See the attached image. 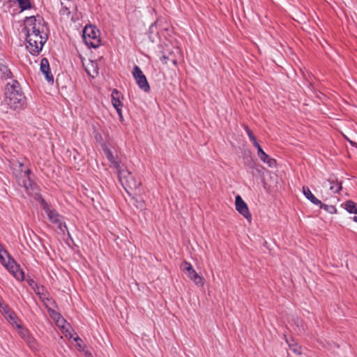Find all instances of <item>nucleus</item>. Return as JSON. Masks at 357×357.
<instances>
[{
	"mask_svg": "<svg viewBox=\"0 0 357 357\" xmlns=\"http://www.w3.org/2000/svg\"><path fill=\"white\" fill-rule=\"evenodd\" d=\"M121 94L117 89H113L112 92V103L114 107L122 106L121 101L120 100Z\"/></svg>",
	"mask_w": 357,
	"mask_h": 357,
	"instance_id": "aec40b11",
	"label": "nucleus"
},
{
	"mask_svg": "<svg viewBox=\"0 0 357 357\" xmlns=\"http://www.w3.org/2000/svg\"><path fill=\"white\" fill-rule=\"evenodd\" d=\"M118 176L119 181L129 195H131L133 192L142 191L140 189L142 181L133 177L129 171L119 170Z\"/></svg>",
	"mask_w": 357,
	"mask_h": 357,
	"instance_id": "7ed1b4c3",
	"label": "nucleus"
},
{
	"mask_svg": "<svg viewBox=\"0 0 357 357\" xmlns=\"http://www.w3.org/2000/svg\"><path fill=\"white\" fill-rule=\"evenodd\" d=\"M4 100L13 110L19 111L24 108L26 98L17 80H12L6 85Z\"/></svg>",
	"mask_w": 357,
	"mask_h": 357,
	"instance_id": "f03ea898",
	"label": "nucleus"
},
{
	"mask_svg": "<svg viewBox=\"0 0 357 357\" xmlns=\"http://www.w3.org/2000/svg\"><path fill=\"white\" fill-rule=\"evenodd\" d=\"M121 107L122 106H119L117 107H114L120 117V119L122 120L123 119V115H122V110H121Z\"/></svg>",
	"mask_w": 357,
	"mask_h": 357,
	"instance_id": "72a5a7b5",
	"label": "nucleus"
},
{
	"mask_svg": "<svg viewBox=\"0 0 357 357\" xmlns=\"http://www.w3.org/2000/svg\"><path fill=\"white\" fill-rule=\"evenodd\" d=\"M327 182L331 185L330 190L333 193H337L342 190V183L339 182L336 178L330 177L323 183V186H325Z\"/></svg>",
	"mask_w": 357,
	"mask_h": 357,
	"instance_id": "2eb2a0df",
	"label": "nucleus"
},
{
	"mask_svg": "<svg viewBox=\"0 0 357 357\" xmlns=\"http://www.w3.org/2000/svg\"><path fill=\"white\" fill-rule=\"evenodd\" d=\"M68 339L73 340L71 343L79 352L82 353L85 357H93L91 352L87 349L86 344L84 341L77 335L71 334L68 331Z\"/></svg>",
	"mask_w": 357,
	"mask_h": 357,
	"instance_id": "6e6552de",
	"label": "nucleus"
},
{
	"mask_svg": "<svg viewBox=\"0 0 357 357\" xmlns=\"http://www.w3.org/2000/svg\"><path fill=\"white\" fill-rule=\"evenodd\" d=\"M132 75L138 86L145 92L150 91V86L148 83L146 76L138 66L133 68Z\"/></svg>",
	"mask_w": 357,
	"mask_h": 357,
	"instance_id": "423d86ee",
	"label": "nucleus"
},
{
	"mask_svg": "<svg viewBox=\"0 0 357 357\" xmlns=\"http://www.w3.org/2000/svg\"><path fill=\"white\" fill-rule=\"evenodd\" d=\"M50 317L54 320L56 325H59L60 319L62 318L61 314L54 311L53 309L49 311Z\"/></svg>",
	"mask_w": 357,
	"mask_h": 357,
	"instance_id": "cd10ccee",
	"label": "nucleus"
},
{
	"mask_svg": "<svg viewBox=\"0 0 357 357\" xmlns=\"http://www.w3.org/2000/svg\"><path fill=\"white\" fill-rule=\"evenodd\" d=\"M83 40L89 47H99L101 43L100 31L93 25L86 26L83 29Z\"/></svg>",
	"mask_w": 357,
	"mask_h": 357,
	"instance_id": "20e7f679",
	"label": "nucleus"
},
{
	"mask_svg": "<svg viewBox=\"0 0 357 357\" xmlns=\"http://www.w3.org/2000/svg\"><path fill=\"white\" fill-rule=\"evenodd\" d=\"M24 24L27 43L26 47L31 54L38 55L47 40L44 20L39 16L29 17L26 19Z\"/></svg>",
	"mask_w": 357,
	"mask_h": 357,
	"instance_id": "f257e3e1",
	"label": "nucleus"
},
{
	"mask_svg": "<svg viewBox=\"0 0 357 357\" xmlns=\"http://www.w3.org/2000/svg\"><path fill=\"white\" fill-rule=\"evenodd\" d=\"M182 268L196 285L200 287L204 285V278L196 272L190 263L184 261L182 264Z\"/></svg>",
	"mask_w": 357,
	"mask_h": 357,
	"instance_id": "0eeeda50",
	"label": "nucleus"
},
{
	"mask_svg": "<svg viewBox=\"0 0 357 357\" xmlns=\"http://www.w3.org/2000/svg\"><path fill=\"white\" fill-rule=\"evenodd\" d=\"M344 208L349 213H355L356 215L353 217V220L357 222V207L356 203L351 200H348L344 203Z\"/></svg>",
	"mask_w": 357,
	"mask_h": 357,
	"instance_id": "a211bd4d",
	"label": "nucleus"
},
{
	"mask_svg": "<svg viewBox=\"0 0 357 357\" xmlns=\"http://www.w3.org/2000/svg\"><path fill=\"white\" fill-rule=\"evenodd\" d=\"M18 3L20 8L22 10H26L31 7V3L29 0H16Z\"/></svg>",
	"mask_w": 357,
	"mask_h": 357,
	"instance_id": "bb28decb",
	"label": "nucleus"
},
{
	"mask_svg": "<svg viewBox=\"0 0 357 357\" xmlns=\"http://www.w3.org/2000/svg\"><path fill=\"white\" fill-rule=\"evenodd\" d=\"M303 192L305 197L315 205L321 204V201L318 199L311 192L308 187H303Z\"/></svg>",
	"mask_w": 357,
	"mask_h": 357,
	"instance_id": "f3484780",
	"label": "nucleus"
},
{
	"mask_svg": "<svg viewBox=\"0 0 357 357\" xmlns=\"http://www.w3.org/2000/svg\"><path fill=\"white\" fill-rule=\"evenodd\" d=\"M65 323H66V319L63 318H61L60 321H59V325H57V326L61 328L63 334L65 336H66L67 335L66 333H67V329H65V326H64Z\"/></svg>",
	"mask_w": 357,
	"mask_h": 357,
	"instance_id": "2f4dec72",
	"label": "nucleus"
},
{
	"mask_svg": "<svg viewBox=\"0 0 357 357\" xmlns=\"http://www.w3.org/2000/svg\"><path fill=\"white\" fill-rule=\"evenodd\" d=\"M0 308H3L4 310L8 309V305L5 304L3 300L0 298Z\"/></svg>",
	"mask_w": 357,
	"mask_h": 357,
	"instance_id": "f704fd0d",
	"label": "nucleus"
},
{
	"mask_svg": "<svg viewBox=\"0 0 357 357\" xmlns=\"http://www.w3.org/2000/svg\"><path fill=\"white\" fill-rule=\"evenodd\" d=\"M143 193L142 191L139 192H133L131 195H130L132 199L135 201V205L137 208H143L144 207V202L140 195Z\"/></svg>",
	"mask_w": 357,
	"mask_h": 357,
	"instance_id": "6ab92c4d",
	"label": "nucleus"
},
{
	"mask_svg": "<svg viewBox=\"0 0 357 357\" xmlns=\"http://www.w3.org/2000/svg\"><path fill=\"white\" fill-rule=\"evenodd\" d=\"M245 163L246 165H248L250 168H254L255 165V163L253 160V159L252 158V157L249 156V157H246L245 158Z\"/></svg>",
	"mask_w": 357,
	"mask_h": 357,
	"instance_id": "473e14b6",
	"label": "nucleus"
},
{
	"mask_svg": "<svg viewBox=\"0 0 357 357\" xmlns=\"http://www.w3.org/2000/svg\"><path fill=\"white\" fill-rule=\"evenodd\" d=\"M286 341L293 353L296 355H301L302 354L301 347L293 339H287Z\"/></svg>",
	"mask_w": 357,
	"mask_h": 357,
	"instance_id": "412c9836",
	"label": "nucleus"
},
{
	"mask_svg": "<svg viewBox=\"0 0 357 357\" xmlns=\"http://www.w3.org/2000/svg\"><path fill=\"white\" fill-rule=\"evenodd\" d=\"M103 151L107 159L112 164L114 167H115L118 173L119 170L122 169L120 165V162L116 160L112 151L109 149L105 148Z\"/></svg>",
	"mask_w": 357,
	"mask_h": 357,
	"instance_id": "dca6fc26",
	"label": "nucleus"
},
{
	"mask_svg": "<svg viewBox=\"0 0 357 357\" xmlns=\"http://www.w3.org/2000/svg\"><path fill=\"white\" fill-rule=\"evenodd\" d=\"M153 26H154V24H152L151 26H150V30L152 31V29L153 28Z\"/></svg>",
	"mask_w": 357,
	"mask_h": 357,
	"instance_id": "4c0bfd02",
	"label": "nucleus"
},
{
	"mask_svg": "<svg viewBox=\"0 0 357 357\" xmlns=\"http://www.w3.org/2000/svg\"><path fill=\"white\" fill-rule=\"evenodd\" d=\"M317 206H319L320 208L324 209V211H327L328 213H329L331 214H333L337 212L335 207L333 205H327V204H323L321 202V204H318Z\"/></svg>",
	"mask_w": 357,
	"mask_h": 357,
	"instance_id": "b1692460",
	"label": "nucleus"
},
{
	"mask_svg": "<svg viewBox=\"0 0 357 357\" xmlns=\"http://www.w3.org/2000/svg\"><path fill=\"white\" fill-rule=\"evenodd\" d=\"M66 10H67V7L63 6L61 10H60V14L64 15L66 14Z\"/></svg>",
	"mask_w": 357,
	"mask_h": 357,
	"instance_id": "c9c22d12",
	"label": "nucleus"
},
{
	"mask_svg": "<svg viewBox=\"0 0 357 357\" xmlns=\"http://www.w3.org/2000/svg\"><path fill=\"white\" fill-rule=\"evenodd\" d=\"M255 147L257 149V155L264 163H266L268 167H273L276 165V160L273 158H271L268 154H266L259 143L254 145Z\"/></svg>",
	"mask_w": 357,
	"mask_h": 357,
	"instance_id": "9b49d317",
	"label": "nucleus"
},
{
	"mask_svg": "<svg viewBox=\"0 0 357 357\" xmlns=\"http://www.w3.org/2000/svg\"><path fill=\"white\" fill-rule=\"evenodd\" d=\"M41 301L49 311L52 310L55 305V302L52 300L50 295L49 296L46 297V299H43Z\"/></svg>",
	"mask_w": 357,
	"mask_h": 357,
	"instance_id": "5701e85b",
	"label": "nucleus"
},
{
	"mask_svg": "<svg viewBox=\"0 0 357 357\" xmlns=\"http://www.w3.org/2000/svg\"><path fill=\"white\" fill-rule=\"evenodd\" d=\"M40 70L45 75V79L50 83H53L54 77L50 71V64L47 59L43 58L40 60Z\"/></svg>",
	"mask_w": 357,
	"mask_h": 357,
	"instance_id": "f8f14e48",
	"label": "nucleus"
},
{
	"mask_svg": "<svg viewBox=\"0 0 357 357\" xmlns=\"http://www.w3.org/2000/svg\"><path fill=\"white\" fill-rule=\"evenodd\" d=\"M167 58L165 56H163L162 58H161V61H165L166 60Z\"/></svg>",
	"mask_w": 357,
	"mask_h": 357,
	"instance_id": "e433bc0d",
	"label": "nucleus"
},
{
	"mask_svg": "<svg viewBox=\"0 0 357 357\" xmlns=\"http://www.w3.org/2000/svg\"><path fill=\"white\" fill-rule=\"evenodd\" d=\"M82 64L86 72L89 76L95 77L98 74V65L96 61L89 60L88 62L85 63L82 61Z\"/></svg>",
	"mask_w": 357,
	"mask_h": 357,
	"instance_id": "ddd939ff",
	"label": "nucleus"
},
{
	"mask_svg": "<svg viewBox=\"0 0 357 357\" xmlns=\"http://www.w3.org/2000/svg\"><path fill=\"white\" fill-rule=\"evenodd\" d=\"M21 336L24 340L26 341V342L29 344L30 347H33L35 341L33 338L29 336L27 331H22Z\"/></svg>",
	"mask_w": 357,
	"mask_h": 357,
	"instance_id": "a878e982",
	"label": "nucleus"
},
{
	"mask_svg": "<svg viewBox=\"0 0 357 357\" xmlns=\"http://www.w3.org/2000/svg\"><path fill=\"white\" fill-rule=\"evenodd\" d=\"M30 173V170L29 169H21L20 176L24 178L22 181V183L20 182V184L24 186L26 188H28L29 185H31L30 180L29 178V174Z\"/></svg>",
	"mask_w": 357,
	"mask_h": 357,
	"instance_id": "4be33fe9",
	"label": "nucleus"
},
{
	"mask_svg": "<svg viewBox=\"0 0 357 357\" xmlns=\"http://www.w3.org/2000/svg\"><path fill=\"white\" fill-rule=\"evenodd\" d=\"M0 310L3 312L6 317L9 319L10 320L13 321L15 319V314L14 313L9 309L8 307V309L4 310L3 308H0Z\"/></svg>",
	"mask_w": 357,
	"mask_h": 357,
	"instance_id": "c85d7f7f",
	"label": "nucleus"
},
{
	"mask_svg": "<svg viewBox=\"0 0 357 357\" xmlns=\"http://www.w3.org/2000/svg\"><path fill=\"white\" fill-rule=\"evenodd\" d=\"M294 324H296V326L298 327L299 333H302L305 331L302 319L297 317L296 319H295L294 320Z\"/></svg>",
	"mask_w": 357,
	"mask_h": 357,
	"instance_id": "c756f323",
	"label": "nucleus"
},
{
	"mask_svg": "<svg viewBox=\"0 0 357 357\" xmlns=\"http://www.w3.org/2000/svg\"><path fill=\"white\" fill-rule=\"evenodd\" d=\"M235 207L236 211L242 215L248 222L252 221V215L250 213L247 204L243 201L240 195L235 197Z\"/></svg>",
	"mask_w": 357,
	"mask_h": 357,
	"instance_id": "1a4fd4ad",
	"label": "nucleus"
},
{
	"mask_svg": "<svg viewBox=\"0 0 357 357\" xmlns=\"http://www.w3.org/2000/svg\"><path fill=\"white\" fill-rule=\"evenodd\" d=\"M30 285L33 289L35 293L38 295L41 301L43 299H46V297L49 296L50 294L44 286L38 285L34 281H32L31 283H30Z\"/></svg>",
	"mask_w": 357,
	"mask_h": 357,
	"instance_id": "4468645a",
	"label": "nucleus"
},
{
	"mask_svg": "<svg viewBox=\"0 0 357 357\" xmlns=\"http://www.w3.org/2000/svg\"><path fill=\"white\" fill-rule=\"evenodd\" d=\"M8 258V261L6 263V259H4V262H2V260L0 261L6 267V268L14 275L15 278L19 280H24V273L22 271H20L15 261L13 259H11L9 254L6 255Z\"/></svg>",
	"mask_w": 357,
	"mask_h": 357,
	"instance_id": "9d476101",
	"label": "nucleus"
},
{
	"mask_svg": "<svg viewBox=\"0 0 357 357\" xmlns=\"http://www.w3.org/2000/svg\"><path fill=\"white\" fill-rule=\"evenodd\" d=\"M41 205L43 210L47 213L50 221L62 233H64V228H66L65 222L63 223V218L52 207L48 205L45 200L41 201Z\"/></svg>",
	"mask_w": 357,
	"mask_h": 357,
	"instance_id": "39448f33",
	"label": "nucleus"
},
{
	"mask_svg": "<svg viewBox=\"0 0 357 357\" xmlns=\"http://www.w3.org/2000/svg\"><path fill=\"white\" fill-rule=\"evenodd\" d=\"M246 132L250 138V139L252 141L253 145L257 144V141L255 135H253L252 130L249 129L248 127L245 128Z\"/></svg>",
	"mask_w": 357,
	"mask_h": 357,
	"instance_id": "7c9ffc66",
	"label": "nucleus"
},
{
	"mask_svg": "<svg viewBox=\"0 0 357 357\" xmlns=\"http://www.w3.org/2000/svg\"><path fill=\"white\" fill-rule=\"evenodd\" d=\"M0 72L1 73V77L4 79L9 78L11 75L10 69L3 64H0Z\"/></svg>",
	"mask_w": 357,
	"mask_h": 357,
	"instance_id": "393cba45",
	"label": "nucleus"
},
{
	"mask_svg": "<svg viewBox=\"0 0 357 357\" xmlns=\"http://www.w3.org/2000/svg\"><path fill=\"white\" fill-rule=\"evenodd\" d=\"M20 167H23V165L22 163H20Z\"/></svg>",
	"mask_w": 357,
	"mask_h": 357,
	"instance_id": "58836bf2",
	"label": "nucleus"
}]
</instances>
